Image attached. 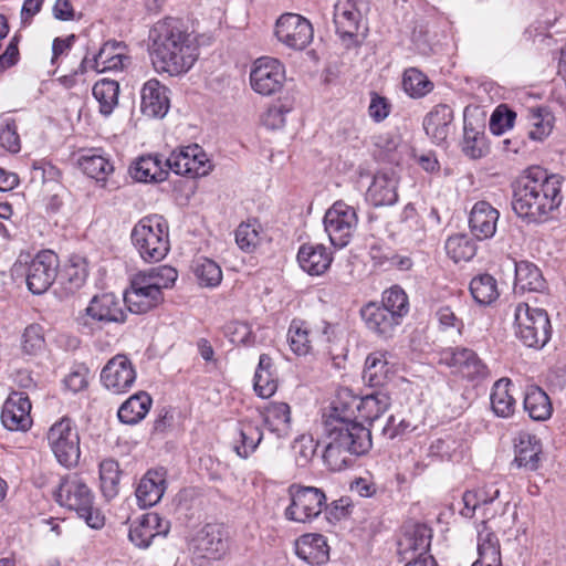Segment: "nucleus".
<instances>
[{
	"label": "nucleus",
	"instance_id": "obj_1",
	"mask_svg": "<svg viewBox=\"0 0 566 566\" xmlns=\"http://www.w3.org/2000/svg\"><path fill=\"white\" fill-rule=\"evenodd\" d=\"M512 208L528 223H543L562 203V177L538 167L527 169L513 185Z\"/></svg>",
	"mask_w": 566,
	"mask_h": 566
},
{
	"label": "nucleus",
	"instance_id": "obj_2",
	"mask_svg": "<svg viewBox=\"0 0 566 566\" xmlns=\"http://www.w3.org/2000/svg\"><path fill=\"white\" fill-rule=\"evenodd\" d=\"M149 38L153 64L158 71L177 76L188 72L198 59V46L177 19L156 22Z\"/></svg>",
	"mask_w": 566,
	"mask_h": 566
},
{
	"label": "nucleus",
	"instance_id": "obj_3",
	"mask_svg": "<svg viewBox=\"0 0 566 566\" xmlns=\"http://www.w3.org/2000/svg\"><path fill=\"white\" fill-rule=\"evenodd\" d=\"M409 312V300L398 285L382 293L381 302H369L360 310V316L368 331L380 338H391Z\"/></svg>",
	"mask_w": 566,
	"mask_h": 566
},
{
	"label": "nucleus",
	"instance_id": "obj_4",
	"mask_svg": "<svg viewBox=\"0 0 566 566\" xmlns=\"http://www.w3.org/2000/svg\"><path fill=\"white\" fill-rule=\"evenodd\" d=\"M340 405L342 395L333 402L329 413L324 416V434L336 438L355 457L368 453L373 447L370 429L353 419V408H340Z\"/></svg>",
	"mask_w": 566,
	"mask_h": 566
},
{
	"label": "nucleus",
	"instance_id": "obj_5",
	"mask_svg": "<svg viewBox=\"0 0 566 566\" xmlns=\"http://www.w3.org/2000/svg\"><path fill=\"white\" fill-rule=\"evenodd\" d=\"M54 496L61 506L76 512L91 528L98 530L104 526V516L94 507L92 491L80 474L70 473L63 476Z\"/></svg>",
	"mask_w": 566,
	"mask_h": 566
},
{
	"label": "nucleus",
	"instance_id": "obj_6",
	"mask_svg": "<svg viewBox=\"0 0 566 566\" xmlns=\"http://www.w3.org/2000/svg\"><path fill=\"white\" fill-rule=\"evenodd\" d=\"M132 242L146 262L161 261L170 250L168 223L164 217H144L132 230Z\"/></svg>",
	"mask_w": 566,
	"mask_h": 566
},
{
	"label": "nucleus",
	"instance_id": "obj_7",
	"mask_svg": "<svg viewBox=\"0 0 566 566\" xmlns=\"http://www.w3.org/2000/svg\"><path fill=\"white\" fill-rule=\"evenodd\" d=\"M57 255L51 250H43L34 256L29 253H21L12 266V272L17 276H24L29 291L40 295L53 284L57 275Z\"/></svg>",
	"mask_w": 566,
	"mask_h": 566
},
{
	"label": "nucleus",
	"instance_id": "obj_8",
	"mask_svg": "<svg viewBox=\"0 0 566 566\" xmlns=\"http://www.w3.org/2000/svg\"><path fill=\"white\" fill-rule=\"evenodd\" d=\"M516 337L527 347L542 348L552 336V325L545 310L533 308L527 303H518L514 308Z\"/></svg>",
	"mask_w": 566,
	"mask_h": 566
},
{
	"label": "nucleus",
	"instance_id": "obj_9",
	"mask_svg": "<svg viewBox=\"0 0 566 566\" xmlns=\"http://www.w3.org/2000/svg\"><path fill=\"white\" fill-rule=\"evenodd\" d=\"M49 446L57 460L65 468H74L81 458L80 434L76 424L69 417L54 422L48 431Z\"/></svg>",
	"mask_w": 566,
	"mask_h": 566
},
{
	"label": "nucleus",
	"instance_id": "obj_10",
	"mask_svg": "<svg viewBox=\"0 0 566 566\" xmlns=\"http://www.w3.org/2000/svg\"><path fill=\"white\" fill-rule=\"evenodd\" d=\"M439 363L452 369L461 378L480 384L490 377V369L471 348L449 347L440 352Z\"/></svg>",
	"mask_w": 566,
	"mask_h": 566
},
{
	"label": "nucleus",
	"instance_id": "obj_11",
	"mask_svg": "<svg viewBox=\"0 0 566 566\" xmlns=\"http://www.w3.org/2000/svg\"><path fill=\"white\" fill-rule=\"evenodd\" d=\"M291 504L285 510V517L297 523H306L317 517L326 506V495L322 489L292 484L289 488Z\"/></svg>",
	"mask_w": 566,
	"mask_h": 566
},
{
	"label": "nucleus",
	"instance_id": "obj_12",
	"mask_svg": "<svg viewBox=\"0 0 566 566\" xmlns=\"http://www.w3.org/2000/svg\"><path fill=\"white\" fill-rule=\"evenodd\" d=\"M228 549V532L221 524H206L190 541L192 559L200 565L205 560H220Z\"/></svg>",
	"mask_w": 566,
	"mask_h": 566
},
{
	"label": "nucleus",
	"instance_id": "obj_13",
	"mask_svg": "<svg viewBox=\"0 0 566 566\" xmlns=\"http://www.w3.org/2000/svg\"><path fill=\"white\" fill-rule=\"evenodd\" d=\"M357 223L355 208L342 200L336 201L324 216L325 231L335 248H344L349 243Z\"/></svg>",
	"mask_w": 566,
	"mask_h": 566
},
{
	"label": "nucleus",
	"instance_id": "obj_14",
	"mask_svg": "<svg viewBox=\"0 0 566 566\" xmlns=\"http://www.w3.org/2000/svg\"><path fill=\"white\" fill-rule=\"evenodd\" d=\"M476 547L478 559L472 566H502L500 541L496 534L486 527L485 523L479 528ZM405 566H439V564L431 555L412 558Z\"/></svg>",
	"mask_w": 566,
	"mask_h": 566
},
{
	"label": "nucleus",
	"instance_id": "obj_15",
	"mask_svg": "<svg viewBox=\"0 0 566 566\" xmlns=\"http://www.w3.org/2000/svg\"><path fill=\"white\" fill-rule=\"evenodd\" d=\"M274 34L285 46L302 51L313 40L311 22L296 13H283L275 23Z\"/></svg>",
	"mask_w": 566,
	"mask_h": 566
},
{
	"label": "nucleus",
	"instance_id": "obj_16",
	"mask_svg": "<svg viewBox=\"0 0 566 566\" xmlns=\"http://www.w3.org/2000/svg\"><path fill=\"white\" fill-rule=\"evenodd\" d=\"M285 81L282 63L273 57L262 56L254 62L250 73L252 88L264 96L279 92Z\"/></svg>",
	"mask_w": 566,
	"mask_h": 566
},
{
	"label": "nucleus",
	"instance_id": "obj_17",
	"mask_svg": "<svg viewBox=\"0 0 566 566\" xmlns=\"http://www.w3.org/2000/svg\"><path fill=\"white\" fill-rule=\"evenodd\" d=\"M88 319L99 324L124 323L126 313L123 310L120 300L113 293H104L94 296L85 310V314L80 316L77 322L83 327L90 326Z\"/></svg>",
	"mask_w": 566,
	"mask_h": 566
},
{
	"label": "nucleus",
	"instance_id": "obj_18",
	"mask_svg": "<svg viewBox=\"0 0 566 566\" xmlns=\"http://www.w3.org/2000/svg\"><path fill=\"white\" fill-rule=\"evenodd\" d=\"M367 11L368 2L365 0H336L333 11L336 33L342 39L356 36Z\"/></svg>",
	"mask_w": 566,
	"mask_h": 566
},
{
	"label": "nucleus",
	"instance_id": "obj_19",
	"mask_svg": "<svg viewBox=\"0 0 566 566\" xmlns=\"http://www.w3.org/2000/svg\"><path fill=\"white\" fill-rule=\"evenodd\" d=\"M136 369L124 354L112 357L101 373V381L114 394L127 392L136 380Z\"/></svg>",
	"mask_w": 566,
	"mask_h": 566
},
{
	"label": "nucleus",
	"instance_id": "obj_20",
	"mask_svg": "<svg viewBox=\"0 0 566 566\" xmlns=\"http://www.w3.org/2000/svg\"><path fill=\"white\" fill-rule=\"evenodd\" d=\"M148 282L144 274H135L132 277L130 286L124 293V302L132 313H147L163 302V292Z\"/></svg>",
	"mask_w": 566,
	"mask_h": 566
},
{
	"label": "nucleus",
	"instance_id": "obj_21",
	"mask_svg": "<svg viewBox=\"0 0 566 566\" xmlns=\"http://www.w3.org/2000/svg\"><path fill=\"white\" fill-rule=\"evenodd\" d=\"M125 50L126 46L122 42L109 41L104 43L92 60H88L87 56L82 60L80 64L81 74L85 73L87 69L97 73L123 70L129 61Z\"/></svg>",
	"mask_w": 566,
	"mask_h": 566
},
{
	"label": "nucleus",
	"instance_id": "obj_22",
	"mask_svg": "<svg viewBox=\"0 0 566 566\" xmlns=\"http://www.w3.org/2000/svg\"><path fill=\"white\" fill-rule=\"evenodd\" d=\"M31 402L24 392H12L2 406L1 422L10 431H27L32 426Z\"/></svg>",
	"mask_w": 566,
	"mask_h": 566
},
{
	"label": "nucleus",
	"instance_id": "obj_23",
	"mask_svg": "<svg viewBox=\"0 0 566 566\" xmlns=\"http://www.w3.org/2000/svg\"><path fill=\"white\" fill-rule=\"evenodd\" d=\"M170 530V522L155 512L144 514L140 520L130 526L128 537L139 547L147 548L156 537H165Z\"/></svg>",
	"mask_w": 566,
	"mask_h": 566
},
{
	"label": "nucleus",
	"instance_id": "obj_24",
	"mask_svg": "<svg viewBox=\"0 0 566 566\" xmlns=\"http://www.w3.org/2000/svg\"><path fill=\"white\" fill-rule=\"evenodd\" d=\"M432 539V530L426 524H415L407 528L398 541V554L402 560L431 556L428 554Z\"/></svg>",
	"mask_w": 566,
	"mask_h": 566
},
{
	"label": "nucleus",
	"instance_id": "obj_25",
	"mask_svg": "<svg viewBox=\"0 0 566 566\" xmlns=\"http://www.w3.org/2000/svg\"><path fill=\"white\" fill-rule=\"evenodd\" d=\"M345 396L348 400L342 398L340 408L348 406L353 408L354 411L357 410L360 418L369 422V424L384 415L391 403L388 392L381 389L361 398L352 396L349 392H346Z\"/></svg>",
	"mask_w": 566,
	"mask_h": 566
},
{
	"label": "nucleus",
	"instance_id": "obj_26",
	"mask_svg": "<svg viewBox=\"0 0 566 566\" xmlns=\"http://www.w3.org/2000/svg\"><path fill=\"white\" fill-rule=\"evenodd\" d=\"M140 109L150 118H163L170 106L168 88L158 80L147 81L140 92Z\"/></svg>",
	"mask_w": 566,
	"mask_h": 566
},
{
	"label": "nucleus",
	"instance_id": "obj_27",
	"mask_svg": "<svg viewBox=\"0 0 566 566\" xmlns=\"http://www.w3.org/2000/svg\"><path fill=\"white\" fill-rule=\"evenodd\" d=\"M500 212L488 201L481 200L474 203L469 216L471 233L478 240L492 238L496 232Z\"/></svg>",
	"mask_w": 566,
	"mask_h": 566
},
{
	"label": "nucleus",
	"instance_id": "obj_28",
	"mask_svg": "<svg viewBox=\"0 0 566 566\" xmlns=\"http://www.w3.org/2000/svg\"><path fill=\"white\" fill-rule=\"evenodd\" d=\"M166 488V470L164 468L148 470L140 479L135 492L138 505L154 506L163 497Z\"/></svg>",
	"mask_w": 566,
	"mask_h": 566
},
{
	"label": "nucleus",
	"instance_id": "obj_29",
	"mask_svg": "<svg viewBox=\"0 0 566 566\" xmlns=\"http://www.w3.org/2000/svg\"><path fill=\"white\" fill-rule=\"evenodd\" d=\"M484 128L482 122L469 119L464 114L463 137L460 146L468 158L480 159L489 154L490 149Z\"/></svg>",
	"mask_w": 566,
	"mask_h": 566
},
{
	"label": "nucleus",
	"instance_id": "obj_30",
	"mask_svg": "<svg viewBox=\"0 0 566 566\" xmlns=\"http://www.w3.org/2000/svg\"><path fill=\"white\" fill-rule=\"evenodd\" d=\"M542 452V442L536 436L520 433L515 443V457L512 465L525 471H536L541 465Z\"/></svg>",
	"mask_w": 566,
	"mask_h": 566
},
{
	"label": "nucleus",
	"instance_id": "obj_31",
	"mask_svg": "<svg viewBox=\"0 0 566 566\" xmlns=\"http://www.w3.org/2000/svg\"><path fill=\"white\" fill-rule=\"evenodd\" d=\"M333 261L332 252L323 244L305 243L300 247L297 262L310 275L325 273Z\"/></svg>",
	"mask_w": 566,
	"mask_h": 566
},
{
	"label": "nucleus",
	"instance_id": "obj_32",
	"mask_svg": "<svg viewBox=\"0 0 566 566\" xmlns=\"http://www.w3.org/2000/svg\"><path fill=\"white\" fill-rule=\"evenodd\" d=\"M296 555L310 565L325 564L329 558V547L322 534L302 535L295 545Z\"/></svg>",
	"mask_w": 566,
	"mask_h": 566
},
{
	"label": "nucleus",
	"instance_id": "obj_33",
	"mask_svg": "<svg viewBox=\"0 0 566 566\" xmlns=\"http://www.w3.org/2000/svg\"><path fill=\"white\" fill-rule=\"evenodd\" d=\"M452 122L453 109L447 104H439L424 117L423 128L436 144H442L448 138Z\"/></svg>",
	"mask_w": 566,
	"mask_h": 566
},
{
	"label": "nucleus",
	"instance_id": "obj_34",
	"mask_svg": "<svg viewBox=\"0 0 566 566\" xmlns=\"http://www.w3.org/2000/svg\"><path fill=\"white\" fill-rule=\"evenodd\" d=\"M397 185L394 175L378 172L367 189L366 198L374 207L391 206L398 199Z\"/></svg>",
	"mask_w": 566,
	"mask_h": 566
},
{
	"label": "nucleus",
	"instance_id": "obj_35",
	"mask_svg": "<svg viewBox=\"0 0 566 566\" xmlns=\"http://www.w3.org/2000/svg\"><path fill=\"white\" fill-rule=\"evenodd\" d=\"M130 175L138 182H161L167 179L168 169L158 155H147L138 158Z\"/></svg>",
	"mask_w": 566,
	"mask_h": 566
},
{
	"label": "nucleus",
	"instance_id": "obj_36",
	"mask_svg": "<svg viewBox=\"0 0 566 566\" xmlns=\"http://www.w3.org/2000/svg\"><path fill=\"white\" fill-rule=\"evenodd\" d=\"M524 410L535 421H545L552 417L553 405L548 395L538 386L526 387L524 396Z\"/></svg>",
	"mask_w": 566,
	"mask_h": 566
},
{
	"label": "nucleus",
	"instance_id": "obj_37",
	"mask_svg": "<svg viewBox=\"0 0 566 566\" xmlns=\"http://www.w3.org/2000/svg\"><path fill=\"white\" fill-rule=\"evenodd\" d=\"M151 405V397L146 391H139L120 405L117 417L125 424H136L147 416Z\"/></svg>",
	"mask_w": 566,
	"mask_h": 566
},
{
	"label": "nucleus",
	"instance_id": "obj_38",
	"mask_svg": "<svg viewBox=\"0 0 566 566\" xmlns=\"http://www.w3.org/2000/svg\"><path fill=\"white\" fill-rule=\"evenodd\" d=\"M264 423L279 439L289 436L291 430V409L286 402H270L263 412Z\"/></svg>",
	"mask_w": 566,
	"mask_h": 566
},
{
	"label": "nucleus",
	"instance_id": "obj_39",
	"mask_svg": "<svg viewBox=\"0 0 566 566\" xmlns=\"http://www.w3.org/2000/svg\"><path fill=\"white\" fill-rule=\"evenodd\" d=\"M511 379L501 378L492 387L490 400L493 412L501 418H509L515 411L516 400L511 392Z\"/></svg>",
	"mask_w": 566,
	"mask_h": 566
},
{
	"label": "nucleus",
	"instance_id": "obj_40",
	"mask_svg": "<svg viewBox=\"0 0 566 566\" xmlns=\"http://www.w3.org/2000/svg\"><path fill=\"white\" fill-rule=\"evenodd\" d=\"M272 358L268 354H261L254 374V390L261 398H270L277 389L276 375Z\"/></svg>",
	"mask_w": 566,
	"mask_h": 566
},
{
	"label": "nucleus",
	"instance_id": "obj_41",
	"mask_svg": "<svg viewBox=\"0 0 566 566\" xmlns=\"http://www.w3.org/2000/svg\"><path fill=\"white\" fill-rule=\"evenodd\" d=\"M514 287L520 291L543 292L546 289V281L535 264L521 261L515 263Z\"/></svg>",
	"mask_w": 566,
	"mask_h": 566
},
{
	"label": "nucleus",
	"instance_id": "obj_42",
	"mask_svg": "<svg viewBox=\"0 0 566 566\" xmlns=\"http://www.w3.org/2000/svg\"><path fill=\"white\" fill-rule=\"evenodd\" d=\"M528 137L534 142L545 140L553 132L555 117L547 107H533L527 111Z\"/></svg>",
	"mask_w": 566,
	"mask_h": 566
},
{
	"label": "nucleus",
	"instance_id": "obj_43",
	"mask_svg": "<svg viewBox=\"0 0 566 566\" xmlns=\"http://www.w3.org/2000/svg\"><path fill=\"white\" fill-rule=\"evenodd\" d=\"M389 374L390 367L386 353L374 352L367 356L363 378L369 387H384L389 378Z\"/></svg>",
	"mask_w": 566,
	"mask_h": 566
},
{
	"label": "nucleus",
	"instance_id": "obj_44",
	"mask_svg": "<svg viewBox=\"0 0 566 566\" xmlns=\"http://www.w3.org/2000/svg\"><path fill=\"white\" fill-rule=\"evenodd\" d=\"M464 450V439L459 432H449L432 441L429 452L432 457L441 460H451L462 455Z\"/></svg>",
	"mask_w": 566,
	"mask_h": 566
},
{
	"label": "nucleus",
	"instance_id": "obj_45",
	"mask_svg": "<svg viewBox=\"0 0 566 566\" xmlns=\"http://www.w3.org/2000/svg\"><path fill=\"white\" fill-rule=\"evenodd\" d=\"M239 443L234 446V451L242 459H248L258 448L263 439L262 429L251 422L243 421L239 424Z\"/></svg>",
	"mask_w": 566,
	"mask_h": 566
},
{
	"label": "nucleus",
	"instance_id": "obj_46",
	"mask_svg": "<svg viewBox=\"0 0 566 566\" xmlns=\"http://www.w3.org/2000/svg\"><path fill=\"white\" fill-rule=\"evenodd\" d=\"M92 93L94 98L98 102L101 114L104 116L111 115L118 103V83L103 78L94 84Z\"/></svg>",
	"mask_w": 566,
	"mask_h": 566
},
{
	"label": "nucleus",
	"instance_id": "obj_47",
	"mask_svg": "<svg viewBox=\"0 0 566 566\" xmlns=\"http://www.w3.org/2000/svg\"><path fill=\"white\" fill-rule=\"evenodd\" d=\"M120 470L117 461L105 459L99 463V481L103 496L111 501L119 492Z\"/></svg>",
	"mask_w": 566,
	"mask_h": 566
},
{
	"label": "nucleus",
	"instance_id": "obj_48",
	"mask_svg": "<svg viewBox=\"0 0 566 566\" xmlns=\"http://www.w3.org/2000/svg\"><path fill=\"white\" fill-rule=\"evenodd\" d=\"M327 444L323 453V461L331 471H342L348 468L353 459L349 450L340 444V442L331 434H325Z\"/></svg>",
	"mask_w": 566,
	"mask_h": 566
},
{
	"label": "nucleus",
	"instance_id": "obj_49",
	"mask_svg": "<svg viewBox=\"0 0 566 566\" xmlns=\"http://www.w3.org/2000/svg\"><path fill=\"white\" fill-rule=\"evenodd\" d=\"M470 292L480 305H489L499 297L496 280L488 273L480 274L471 280Z\"/></svg>",
	"mask_w": 566,
	"mask_h": 566
},
{
	"label": "nucleus",
	"instance_id": "obj_50",
	"mask_svg": "<svg viewBox=\"0 0 566 566\" xmlns=\"http://www.w3.org/2000/svg\"><path fill=\"white\" fill-rule=\"evenodd\" d=\"M314 334L304 321L293 319L287 333L291 349L297 355L308 354L311 344L315 342Z\"/></svg>",
	"mask_w": 566,
	"mask_h": 566
},
{
	"label": "nucleus",
	"instance_id": "obj_51",
	"mask_svg": "<svg viewBox=\"0 0 566 566\" xmlns=\"http://www.w3.org/2000/svg\"><path fill=\"white\" fill-rule=\"evenodd\" d=\"M402 87L410 97L420 98L432 91L433 83L424 73L416 67H410L403 73Z\"/></svg>",
	"mask_w": 566,
	"mask_h": 566
},
{
	"label": "nucleus",
	"instance_id": "obj_52",
	"mask_svg": "<svg viewBox=\"0 0 566 566\" xmlns=\"http://www.w3.org/2000/svg\"><path fill=\"white\" fill-rule=\"evenodd\" d=\"M444 249L455 262L470 261L476 253V247L465 234H455L447 239Z\"/></svg>",
	"mask_w": 566,
	"mask_h": 566
},
{
	"label": "nucleus",
	"instance_id": "obj_53",
	"mask_svg": "<svg viewBox=\"0 0 566 566\" xmlns=\"http://www.w3.org/2000/svg\"><path fill=\"white\" fill-rule=\"evenodd\" d=\"M83 171L97 181H105L106 177L113 172V164L102 155H85L81 158Z\"/></svg>",
	"mask_w": 566,
	"mask_h": 566
},
{
	"label": "nucleus",
	"instance_id": "obj_54",
	"mask_svg": "<svg viewBox=\"0 0 566 566\" xmlns=\"http://www.w3.org/2000/svg\"><path fill=\"white\" fill-rule=\"evenodd\" d=\"M195 275L200 285L207 287L218 286L222 280L220 266L210 259H199L193 268Z\"/></svg>",
	"mask_w": 566,
	"mask_h": 566
},
{
	"label": "nucleus",
	"instance_id": "obj_55",
	"mask_svg": "<svg viewBox=\"0 0 566 566\" xmlns=\"http://www.w3.org/2000/svg\"><path fill=\"white\" fill-rule=\"evenodd\" d=\"M43 329L39 324L25 327L21 336V349L28 356H36L44 349Z\"/></svg>",
	"mask_w": 566,
	"mask_h": 566
},
{
	"label": "nucleus",
	"instance_id": "obj_56",
	"mask_svg": "<svg viewBox=\"0 0 566 566\" xmlns=\"http://www.w3.org/2000/svg\"><path fill=\"white\" fill-rule=\"evenodd\" d=\"M137 274H144L147 281H149L148 283L159 292H163V289L171 287L178 277L177 270L169 265H160L149 271L138 272Z\"/></svg>",
	"mask_w": 566,
	"mask_h": 566
},
{
	"label": "nucleus",
	"instance_id": "obj_57",
	"mask_svg": "<svg viewBox=\"0 0 566 566\" xmlns=\"http://www.w3.org/2000/svg\"><path fill=\"white\" fill-rule=\"evenodd\" d=\"M187 149L189 151L188 167L191 168L189 177L197 178L208 175L211 164L203 149L197 144L187 146Z\"/></svg>",
	"mask_w": 566,
	"mask_h": 566
},
{
	"label": "nucleus",
	"instance_id": "obj_58",
	"mask_svg": "<svg viewBox=\"0 0 566 566\" xmlns=\"http://www.w3.org/2000/svg\"><path fill=\"white\" fill-rule=\"evenodd\" d=\"M0 147L10 153H19L21 149L17 124L12 118H0Z\"/></svg>",
	"mask_w": 566,
	"mask_h": 566
},
{
	"label": "nucleus",
	"instance_id": "obj_59",
	"mask_svg": "<svg viewBox=\"0 0 566 566\" xmlns=\"http://www.w3.org/2000/svg\"><path fill=\"white\" fill-rule=\"evenodd\" d=\"M235 242L244 252H252L260 242L258 226L251 222L241 223L235 230Z\"/></svg>",
	"mask_w": 566,
	"mask_h": 566
},
{
	"label": "nucleus",
	"instance_id": "obj_60",
	"mask_svg": "<svg viewBox=\"0 0 566 566\" xmlns=\"http://www.w3.org/2000/svg\"><path fill=\"white\" fill-rule=\"evenodd\" d=\"M516 113L506 105H500L495 108L490 118V130L494 135H502L514 125Z\"/></svg>",
	"mask_w": 566,
	"mask_h": 566
},
{
	"label": "nucleus",
	"instance_id": "obj_61",
	"mask_svg": "<svg viewBox=\"0 0 566 566\" xmlns=\"http://www.w3.org/2000/svg\"><path fill=\"white\" fill-rule=\"evenodd\" d=\"M223 333L232 344L249 345L253 342L251 327L244 322H229L224 325Z\"/></svg>",
	"mask_w": 566,
	"mask_h": 566
},
{
	"label": "nucleus",
	"instance_id": "obj_62",
	"mask_svg": "<svg viewBox=\"0 0 566 566\" xmlns=\"http://www.w3.org/2000/svg\"><path fill=\"white\" fill-rule=\"evenodd\" d=\"M475 496L479 505L483 510V516L485 520H483L479 526L478 530L481 527L483 523H485L486 527H489L492 532L493 530L488 525V521L494 516L493 513H489V505L493 504V502L499 497L500 490L495 488L494 485L489 486H482L476 490L471 491Z\"/></svg>",
	"mask_w": 566,
	"mask_h": 566
},
{
	"label": "nucleus",
	"instance_id": "obj_63",
	"mask_svg": "<svg viewBox=\"0 0 566 566\" xmlns=\"http://www.w3.org/2000/svg\"><path fill=\"white\" fill-rule=\"evenodd\" d=\"M317 444L311 437L302 436L293 444L295 462L298 467L305 468L313 459Z\"/></svg>",
	"mask_w": 566,
	"mask_h": 566
},
{
	"label": "nucleus",
	"instance_id": "obj_64",
	"mask_svg": "<svg viewBox=\"0 0 566 566\" xmlns=\"http://www.w3.org/2000/svg\"><path fill=\"white\" fill-rule=\"evenodd\" d=\"M189 151L186 147L180 148L179 150L172 151L168 158L165 159L166 168L174 171L176 175L189 176V170L191 168L188 167L189 164Z\"/></svg>",
	"mask_w": 566,
	"mask_h": 566
}]
</instances>
